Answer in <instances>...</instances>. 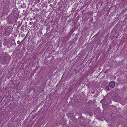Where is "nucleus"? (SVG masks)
Masks as SVG:
<instances>
[{
    "mask_svg": "<svg viewBox=\"0 0 127 127\" xmlns=\"http://www.w3.org/2000/svg\"><path fill=\"white\" fill-rule=\"evenodd\" d=\"M111 87H110V86L108 85L106 87L105 89L107 91H109L111 90Z\"/></svg>",
    "mask_w": 127,
    "mask_h": 127,
    "instance_id": "423d86ee",
    "label": "nucleus"
},
{
    "mask_svg": "<svg viewBox=\"0 0 127 127\" xmlns=\"http://www.w3.org/2000/svg\"><path fill=\"white\" fill-rule=\"evenodd\" d=\"M5 13H6L5 11V10L3 9V10L2 12V15H4L5 14Z\"/></svg>",
    "mask_w": 127,
    "mask_h": 127,
    "instance_id": "1a4fd4ad",
    "label": "nucleus"
},
{
    "mask_svg": "<svg viewBox=\"0 0 127 127\" xmlns=\"http://www.w3.org/2000/svg\"><path fill=\"white\" fill-rule=\"evenodd\" d=\"M12 29L10 28H8L5 31V34L7 35H9L12 32Z\"/></svg>",
    "mask_w": 127,
    "mask_h": 127,
    "instance_id": "20e7f679",
    "label": "nucleus"
},
{
    "mask_svg": "<svg viewBox=\"0 0 127 127\" xmlns=\"http://www.w3.org/2000/svg\"><path fill=\"white\" fill-rule=\"evenodd\" d=\"M2 60L3 61H4L5 60V59L4 58H3V59H2Z\"/></svg>",
    "mask_w": 127,
    "mask_h": 127,
    "instance_id": "ddd939ff",
    "label": "nucleus"
},
{
    "mask_svg": "<svg viewBox=\"0 0 127 127\" xmlns=\"http://www.w3.org/2000/svg\"><path fill=\"white\" fill-rule=\"evenodd\" d=\"M95 116L96 117L97 119H99L101 117L102 114L100 112H97V111H96L94 113Z\"/></svg>",
    "mask_w": 127,
    "mask_h": 127,
    "instance_id": "f03ea898",
    "label": "nucleus"
},
{
    "mask_svg": "<svg viewBox=\"0 0 127 127\" xmlns=\"http://www.w3.org/2000/svg\"><path fill=\"white\" fill-rule=\"evenodd\" d=\"M115 83L113 81H112L109 82L108 84V85L110 86V87L112 88H114L115 86Z\"/></svg>",
    "mask_w": 127,
    "mask_h": 127,
    "instance_id": "7ed1b4c3",
    "label": "nucleus"
},
{
    "mask_svg": "<svg viewBox=\"0 0 127 127\" xmlns=\"http://www.w3.org/2000/svg\"><path fill=\"white\" fill-rule=\"evenodd\" d=\"M92 103V100H89L88 103H87V105H89L90 104Z\"/></svg>",
    "mask_w": 127,
    "mask_h": 127,
    "instance_id": "0eeeda50",
    "label": "nucleus"
},
{
    "mask_svg": "<svg viewBox=\"0 0 127 127\" xmlns=\"http://www.w3.org/2000/svg\"><path fill=\"white\" fill-rule=\"evenodd\" d=\"M17 43L19 44H20V41L19 40H18L17 41Z\"/></svg>",
    "mask_w": 127,
    "mask_h": 127,
    "instance_id": "9d476101",
    "label": "nucleus"
},
{
    "mask_svg": "<svg viewBox=\"0 0 127 127\" xmlns=\"http://www.w3.org/2000/svg\"><path fill=\"white\" fill-rule=\"evenodd\" d=\"M101 102L102 103L103 107L107 106L109 105V104L108 102L105 101L103 102L102 100L101 101Z\"/></svg>",
    "mask_w": 127,
    "mask_h": 127,
    "instance_id": "39448f33",
    "label": "nucleus"
},
{
    "mask_svg": "<svg viewBox=\"0 0 127 127\" xmlns=\"http://www.w3.org/2000/svg\"><path fill=\"white\" fill-rule=\"evenodd\" d=\"M100 110V109L99 108H98V109H97V110Z\"/></svg>",
    "mask_w": 127,
    "mask_h": 127,
    "instance_id": "4468645a",
    "label": "nucleus"
},
{
    "mask_svg": "<svg viewBox=\"0 0 127 127\" xmlns=\"http://www.w3.org/2000/svg\"><path fill=\"white\" fill-rule=\"evenodd\" d=\"M73 113H69V115L68 116V117H70V118H71L73 116Z\"/></svg>",
    "mask_w": 127,
    "mask_h": 127,
    "instance_id": "6e6552de",
    "label": "nucleus"
},
{
    "mask_svg": "<svg viewBox=\"0 0 127 127\" xmlns=\"http://www.w3.org/2000/svg\"><path fill=\"white\" fill-rule=\"evenodd\" d=\"M82 123H83V122H82L80 124H82Z\"/></svg>",
    "mask_w": 127,
    "mask_h": 127,
    "instance_id": "2eb2a0df",
    "label": "nucleus"
},
{
    "mask_svg": "<svg viewBox=\"0 0 127 127\" xmlns=\"http://www.w3.org/2000/svg\"><path fill=\"white\" fill-rule=\"evenodd\" d=\"M38 11L39 10L38 9L37 10H35V12H38Z\"/></svg>",
    "mask_w": 127,
    "mask_h": 127,
    "instance_id": "9b49d317",
    "label": "nucleus"
},
{
    "mask_svg": "<svg viewBox=\"0 0 127 127\" xmlns=\"http://www.w3.org/2000/svg\"><path fill=\"white\" fill-rule=\"evenodd\" d=\"M112 98L113 100L115 102H118L121 99L119 95L117 93H115L113 94Z\"/></svg>",
    "mask_w": 127,
    "mask_h": 127,
    "instance_id": "f257e3e1",
    "label": "nucleus"
},
{
    "mask_svg": "<svg viewBox=\"0 0 127 127\" xmlns=\"http://www.w3.org/2000/svg\"><path fill=\"white\" fill-rule=\"evenodd\" d=\"M21 30H24V28L23 29L22 28V27H21Z\"/></svg>",
    "mask_w": 127,
    "mask_h": 127,
    "instance_id": "f8f14e48",
    "label": "nucleus"
}]
</instances>
